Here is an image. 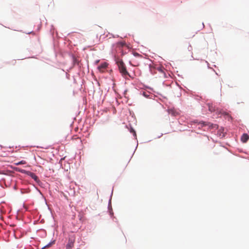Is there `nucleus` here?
Masks as SVG:
<instances>
[{"label":"nucleus","mask_w":249,"mask_h":249,"mask_svg":"<svg viewBox=\"0 0 249 249\" xmlns=\"http://www.w3.org/2000/svg\"><path fill=\"white\" fill-rule=\"evenodd\" d=\"M209 110L212 112L214 110V109H212V108H210V107H209Z\"/></svg>","instance_id":"nucleus-12"},{"label":"nucleus","mask_w":249,"mask_h":249,"mask_svg":"<svg viewBox=\"0 0 249 249\" xmlns=\"http://www.w3.org/2000/svg\"><path fill=\"white\" fill-rule=\"evenodd\" d=\"M133 132L134 133V134L136 136V134L135 131L134 130H133Z\"/></svg>","instance_id":"nucleus-13"},{"label":"nucleus","mask_w":249,"mask_h":249,"mask_svg":"<svg viewBox=\"0 0 249 249\" xmlns=\"http://www.w3.org/2000/svg\"><path fill=\"white\" fill-rule=\"evenodd\" d=\"M130 63L133 66H138L140 64V62L137 61L135 58H133L130 61Z\"/></svg>","instance_id":"nucleus-4"},{"label":"nucleus","mask_w":249,"mask_h":249,"mask_svg":"<svg viewBox=\"0 0 249 249\" xmlns=\"http://www.w3.org/2000/svg\"><path fill=\"white\" fill-rule=\"evenodd\" d=\"M26 163V162L25 160H21L20 161H19L18 162H16L14 164L16 165H21V164H25Z\"/></svg>","instance_id":"nucleus-7"},{"label":"nucleus","mask_w":249,"mask_h":249,"mask_svg":"<svg viewBox=\"0 0 249 249\" xmlns=\"http://www.w3.org/2000/svg\"><path fill=\"white\" fill-rule=\"evenodd\" d=\"M75 237L74 235H70L69 237L68 243L66 245V249H72L75 242Z\"/></svg>","instance_id":"nucleus-2"},{"label":"nucleus","mask_w":249,"mask_h":249,"mask_svg":"<svg viewBox=\"0 0 249 249\" xmlns=\"http://www.w3.org/2000/svg\"><path fill=\"white\" fill-rule=\"evenodd\" d=\"M249 139V137L247 134L244 133L241 138V140L243 142H246Z\"/></svg>","instance_id":"nucleus-5"},{"label":"nucleus","mask_w":249,"mask_h":249,"mask_svg":"<svg viewBox=\"0 0 249 249\" xmlns=\"http://www.w3.org/2000/svg\"><path fill=\"white\" fill-rule=\"evenodd\" d=\"M119 44L122 47H123L124 46L126 45V44L124 42H120L119 43Z\"/></svg>","instance_id":"nucleus-10"},{"label":"nucleus","mask_w":249,"mask_h":249,"mask_svg":"<svg viewBox=\"0 0 249 249\" xmlns=\"http://www.w3.org/2000/svg\"><path fill=\"white\" fill-rule=\"evenodd\" d=\"M18 171H20V170H18ZM21 172H22V171H20Z\"/></svg>","instance_id":"nucleus-14"},{"label":"nucleus","mask_w":249,"mask_h":249,"mask_svg":"<svg viewBox=\"0 0 249 249\" xmlns=\"http://www.w3.org/2000/svg\"><path fill=\"white\" fill-rule=\"evenodd\" d=\"M117 65L119 67L120 72L123 76L129 75V74L127 72L125 65L122 60H118L116 62Z\"/></svg>","instance_id":"nucleus-1"},{"label":"nucleus","mask_w":249,"mask_h":249,"mask_svg":"<svg viewBox=\"0 0 249 249\" xmlns=\"http://www.w3.org/2000/svg\"><path fill=\"white\" fill-rule=\"evenodd\" d=\"M53 243V242L50 243L48 244V245H47L46 246L44 247L42 249H45L46 248H48V247H50L51 246V245L52 244V243Z\"/></svg>","instance_id":"nucleus-11"},{"label":"nucleus","mask_w":249,"mask_h":249,"mask_svg":"<svg viewBox=\"0 0 249 249\" xmlns=\"http://www.w3.org/2000/svg\"><path fill=\"white\" fill-rule=\"evenodd\" d=\"M133 54L135 57H136L139 59H142V55L139 54L137 53H134Z\"/></svg>","instance_id":"nucleus-8"},{"label":"nucleus","mask_w":249,"mask_h":249,"mask_svg":"<svg viewBox=\"0 0 249 249\" xmlns=\"http://www.w3.org/2000/svg\"><path fill=\"white\" fill-rule=\"evenodd\" d=\"M107 66V64L106 62H104L98 67V69L100 72H103Z\"/></svg>","instance_id":"nucleus-3"},{"label":"nucleus","mask_w":249,"mask_h":249,"mask_svg":"<svg viewBox=\"0 0 249 249\" xmlns=\"http://www.w3.org/2000/svg\"><path fill=\"white\" fill-rule=\"evenodd\" d=\"M28 174L36 182H38L39 181L38 178L35 173L30 172Z\"/></svg>","instance_id":"nucleus-6"},{"label":"nucleus","mask_w":249,"mask_h":249,"mask_svg":"<svg viewBox=\"0 0 249 249\" xmlns=\"http://www.w3.org/2000/svg\"><path fill=\"white\" fill-rule=\"evenodd\" d=\"M157 70L160 72H164V68L162 67L159 66L157 68Z\"/></svg>","instance_id":"nucleus-9"}]
</instances>
